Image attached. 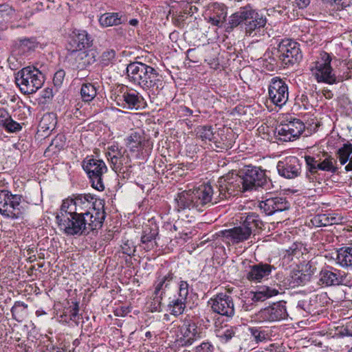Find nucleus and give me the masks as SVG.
I'll list each match as a JSON object with an SVG mask.
<instances>
[{
	"mask_svg": "<svg viewBox=\"0 0 352 352\" xmlns=\"http://www.w3.org/2000/svg\"><path fill=\"white\" fill-rule=\"evenodd\" d=\"M274 265L268 263H259L249 266L245 274L248 280L254 283H261L268 280L273 270H275Z\"/></svg>",
	"mask_w": 352,
	"mask_h": 352,
	"instance_id": "nucleus-21",
	"label": "nucleus"
},
{
	"mask_svg": "<svg viewBox=\"0 0 352 352\" xmlns=\"http://www.w3.org/2000/svg\"><path fill=\"white\" fill-rule=\"evenodd\" d=\"M59 229L65 234L69 236L82 235L85 232L99 229L89 226L88 219L63 210L60 207L56 216Z\"/></svg>",
	"mask_w": 352,
	"mask_h": 352,
	"instance_id": "nucleus-5",
	"label": "nucleus"
},
{
	"mask_svg": "<svg viewBox=\"0 0 352 352\" xmlns=\"http://www.w3.org/2000/svg\"><path fill=\"white\" fill-rule=\"evenodd\" d=\"M126 152V150H122L116 144L108 147L106 155L111 168L116 173H124L131 168V157Z\"/></svg>",
	"mask_w": 352,
	"mask_h": 352,
	"instance_id": "nucleus-10",
	"label": "nucleus"
},
{
	"mask_svg": "<svg viewBox=\"0 0 352 352\" xmlns=\"http://www.w3.org/2000/svg\"><path fill=\"white\" fill-rule=\"evenodd\" d=\"M104 206V201L101 199L96 200L89 195H80L74 199L63 200L60 207L88 219V224L91 228H100L105 219Z\"/></svg>",
	"mask_w": 352,
	"mask_h": 352,
	"instance_id": "nucleus-1",
	"label": "nucleus"
},
{
	"mask_svg": "<svg viewBox=\"0 0 352 352\" xmlns=\"http://www.w3.org/2000/svg\"><path fill=\"white\" fill-rule=\"evenodd\" d=\"M279 58L285 65H294L302 58L299 44L292 40H283L278 45Z\"/></svg>",
	"mask_w": 352,
	"mask_h": 352,
	"instance_id": "nucleus-15",
	"label": "nucleus"
},
{
	"mask_svg": "<svg viewBox=\"0 0 352 352\" xmlns=\"http://www.w3.org/2000/svg\"><path fill=\"white\" fill-rule=\"evenodd\" d=\"M331 56L322 52L320 54L319 58L312 63L311 74L318 82L333 85L348 78V77L344 78L343 76H336L331 66Z\"/></svg>",
	"mask_w": 352,
	"mask_h": 352,
	"instance_id": "nucleus-6",
	"label": "nucleus"
},
{
	"mask_svg": "<svg viewBox=\"0 0 352 352\" xmlns=\"http://www.w3.org/2000/svg\"><path fill=\"white\" fill-rule=\"evenodd\" d=\"M303 250H305V248L302 243H294L287 250H286L285 257H287L289 260H292L293 257L298 258L303 254Z\"/></svg>",
	"mask_w": 352,
	"mask_h": 352,
	"instance_id": "nucleus-43",
	"label": "nucleus"
},
{
	"mask_svg": "<svg viewBox=\"0 0 352 352\" xmlns=\"http://www.w3.org/2000/svg\"><path fill=\"white\" fill-rule=\"evenodd\" d=\"M124 108L138 109L142 104V97L135 91H124L121 96Z\"/></svg>",
	"mask_w": 352,
	"mask_h": 352,
	"instance_id": "nucleus-30",
	"label": "nucleus"
},
{
	"mask_svg": "<svg viewBox=\"0 0 352 352\" xmlns=\"http://www.w3.org/2000/svg\"><path fill=\"white\" fill-rule=\"evenodd\" d=\"M22 197L7 190H0V214L6 218L16 219L23 213Z\"/></svg>",
	"mask_w": 352,
	"mask_h": 352,
	"instance_id": "nucleus-9",
	"label": "nucleus"
},
{
	"mask_svg": "<svg viewBox=\"0 0 352 352\" xmlns=\"http://www.w3.org/2000/svg\"><path fill=\"white\" fill-rule=\"evenodd\" d=\"M278 294V289L264 285L258 287L255 292H250L248 298L253 302H263L270 298L276 296Z\"/></svg>",
	"mask_w": 352,
	"mask_h": 352,
	"instance_id": "nucleus-29",
	"label": "nucleus"
},
{
	"mask_svg": "<svg viewBox=\"0 0 352 352\" xmlns=\"http://www.w3.org/2000/svg\"><path fill=\"white\" fill-rule=\"evenodd\" d=\"M10 113L3 108H0V124L3 125L10 118Z\"/></svg>",
	"mask_w": 352,
	"mask_h": 352,
	"instance_id": "nucleus-57",
	"label": "nucleus"
},
{
	"mask_svg": "<svg viewBox=\"0 0 352 352\" xmlns=\"http://www.w3.org/2000/svg\"><path fill=\"white\" fill-rule=\"evenodd\" d=\"M226 12L222 10L221 13L210 16L208 19V22L210 23L212 25L221 27L226 21Z\"/></svg>",
	"mask_w": 352,
	"mask_h": 352,
	"instance_id": "nucleus-47",
	"label": "nucleus"
},
{
	"mask_svg": "<svg viewBox=\"0 0 352 352\" xmlns=\"http://www.w3.org/2000/svg\"><path fill=\"white\" fill-rule=\"evenodd\" d=\"M305 130L304 123L299 119H292L280 123L276 128V136L283 142L293 141L298 138Z\"/></svg>",
	"mask_w": 352,
	"mask_h": 352,
	"instance_id": "nucleus-13",
	"label": "nucleus"
},
{
	"mask_svg": "<svg viewBox=\"0 0 352 352\" xmlns=\"http://www.w3.org/2000/svg\"><path fill=\"white\" fill-rule=\"evenodd\" d=\"M73 305L72 307H70L67 310L69 313V319L71 320H73L76 322H77V320L78 319V311H79V307H78V303L75 302H72Z\"/></svg>",
	"mask_w": 352,
	"mask_h": 352,
	"instance_id": "nucleus-51",
	"label": "nucleus"
},
{
	"mask_svg": "<svg viewBox=\"0 0 352 352\" xmlns=\"http://www.w3.org/2000/svg\"><path fill=\"white\" fill-rule=\"evenodd\" d=\"M278 174L286 179H294L300 173L301 166L299 160L295 156H289L277 164Z\"/></svg>",
	"mask_w": 352,
	"mask_h": 352,
	"instance_id": "nucleus-22",
	"label": "nucleus"
},
{
	"mask_svg": "<svg viewBox=\"0 0 352 352\" xmlns=\"http://www.w3.org/2000/svg\"><path fill=\"white\" fill-rule=\"evenodd\" d=\"M65 72L63 69L58 70L54 75L53 82L55 86L60 87L64 80Z\"/></svg>",
	"mask_w": 352,
	"mask_h": 352,
	"instance_id": "nucleus-53",
	"label": "nucleus"
},
{
	"mask_svg": "<svg viewBox=\"0 0 352 352\" xmlns=\"http://www.w3.org/2000/svg\"><path fill=\"white\" fill-rule=\"evenodd\" d=\"M2 126H3L7 131L11 133L16 132L21 129L20 124L12 120L11 116H10V118H8V121L5 122V124Z\"/></svg>",
	"mask_w": 352,
	"mask_h": 352,
	"instance_id": "nucleus-49",
	"label": "nucleus"
},
{
	"mask_svg": "<svg viewBox=\"0 0 352 352\" xmlns=\"http://www.w3.org/2000/svg\"><path fill=\"white\" fill-rule=\"evenodd\" d=\"M219 200V198L214 197L213 188L208 184H202L192 190L183 191L176 199L179 208L195 209L199 212L217 204Z\"/></svg>",
	"mask_w": 352,
	"mask_h": 352,
	"instance_id": "nucleus-2",
	"label": "nucleus"
},
{
	"mask_svg": "<svg viewBox=\"0 0 352 352\" xmlns=\"http://www.w3.org/2000/svg\"><path fill=\"white\" fill-rule=\"evenodd\" d=\"M124 145L126 151L134 155L135 158L140 159L143 151L148 143L142 130L131 131L124 138Z\"/></svg>",
	"mask_w": 352,
	"mask_h": 352,
	"instance_id": "nucleus-18",
	"label": "nucleus"
},
{
	"mask_svg": "<svg viewBox=\"0 0 352 352\" xmlns=\"http://www.w3.org/2000/svg\"><path fill=\"white\" fill-rule=\"evenodd\" d=\"M122 252L128 256L133 255L135 248L132 241L126 239L122 241L121 245Z\"/></svg>",
	"mask_w": 352,
	"mask_h": 352,
	"instance_id": "nucleus-48",
	"label": "nucleus"
},
{
	"mask_svg": "<svg viewBox=\"0 0 352 352\" xmlns=\"http://www.w3.org/2000/svg\"><path fill=\"white\" fill-rule=\"evenodd\" d=\"M316 267L313 265L311 262H308L305 265H303L301 271H303L305 274H309V278L311 279L312 275L314 274L316 271Z\"/></svg>",
	"mask_w": 352,
	"mask_h": 352,
	"instance_id": "nucleus-56",
	"label": "nucleus"
},
{
	"mask_svg": "<svg viewBox=\"0 0 352 352\" xmlns=\"http://www.w3.org/2000/svg\"><path fill=\"white\" fill-rule=\"evenodd\" d=\"M240 173L245 192L263 187L267 183L265 172L259 167L247 166L241 170Z\"/></svg>",
	"mask_w": 352,
	"mask_h": 352,
	"instance_id": "nucleus-11",
	"label": "nucleus"
},
{
	"mask_svg": "<svg viewBox=\"0 0 352 352\" xmlns=\"http://www.w3.org/2000/svg\"><path fill=\"white\" fill-rule=\"evenodd\" d=\"M214 346L209 342H204L195 348V352H213Z\"/></svg>",
	"mask_w": 352,
	"mask_h": 352,
	"instance_id": "nucleus-55",
	"label": "nucleus"
},
{
	"mask_svg": "<svg viewBox=\"0 0 352 352\" xmlns=\"http://www.w3.org/2000/svg\"><path fill=\"white\" fill-rule=\"evenodd\" d=\"M115 56L114 50H111L104 52L102 55V63L105 65H109L115 58Z\"/></svg>",
	"mask_w": 352,
	"mask_h": 352,
	"instance_id": "nucleus-52",
	"label": "nucleus"
},
{
	"mask_svg": "<svg viewBox=\"0 0 352 352\" xmlns=\"http://www.w3.org/2000/svg\"><path fill=\"white\" fill-rule=\"evenodd\" d=\"M129 24L133 26H136L138 24V21L135 19H131L129 21Z\"/></svg>",
	"mask_w": 352,
	"mask_h": 352,
	"instance_id": "nucleus-64",
	"label": "nucleus"
},
{
	"mask_svg": "<svg viewBox=\"0 0 352 352\" xmlns=\"http://www.w3.org/2000/svg\"><path fill=\"white\" fill-rule=\"evenodd\" d=\"M352 153V144L350 143L344 144L336 152L337 157L341 164H345L349 160V156Z\"/></svg>",
	"mask_w": 352,
	"mask_h": 352,
	"instance_id": "nucleus-42",
	"label": "nucleus"
},
{
	"mask_svg": "<svg viewBox=\"0 0 352 352\" xmlns=\"http://www.w3.org/2000/svg\"><path fill=\"white\" fill-rule=\"evenodd\" d=\"M311 223L316 227H322L337 223V221L334 217L330 219L327 214H322L315 216L311 219Z\"/></svg>",
	"mask_w": 352,
	"mask_h": 352,
	"instance_id": "nucleus-44",
	"label": "nucleus"
},
{
	"mask_svg": "<svg viewBox=\"0 0 352 352\" xmlns=\"http://www.w3.org/2000/svg\"><path fill=\"white\" fill-rule=\"evenodd\" d=\"M261 210L267 214L271 215L276 212L287 210L289 208L290 204L285 197H270L259 202Z\"/></svg>",
	"mask_w": 352,
	"mask_h": 352,
	"instance_id": "nucleus-24",
	"label": "nucleus"
},
{
	"mask_svg": "<svg viewBox=\"0 0 352 352\" xmlns=\"http://www.w3.org/2000/svg\"><path fill=\"white\" fill-rule=\"evenodd\" d=\"M219 199H226L229 198L235 191L245 192L243 190V184L241 173L229 174L221 177L218 181Z\"/></svg>",
	"mask_w": 352,
	"mask_h": 352,
	"instance_id": "nucleus-14",
	"label": "nucleus"
},
{
	"mask_svg": "<svg viewBox=\"0 0 352 352\" xmlns=\"http://www.w3.org/2000/svg\"><path fill=\"white\" fill-rule=\"evenodd\" d=\"M69 60L74 69L83 70L95 63V52L91 50L69 52Z\"/></svg>",
	"mask_w": 352,
	"mask_h": 352,
	"instance_id": "nucleus-23",
	"label": "nucleus"
},
{
	"mask_svg": "<svg viewBox=\"0 0 352 352\" xmlns=\"http://www.w3.org/2000/svg\"><path fill=\"white\" fill-rule=\"evenodd\" d=\"M235 328L231 326L221 327L216 329V336L223 342L230 340L235 335Z\"/></svg>",
	"mask_w": 352,
	"mask_h": 352,
	"instance_id": "nucleus-38",
	"label": "nucleus"
},
{
	"mask_svg": "<svg viewBox=\"0 0 352 352\" xmlns=\"http://www.w3.org/2000/svg\"><path fill=\"white\" fill-rule=\"evenodd\" d=\"M175 336V344L178 347L189 346L201 337L197 324L189 321L178 326Z\"/></svg>",
	"mask_w": 352,
	"mask_h": 352,
	"instance_id": "nucleus-12",
	"label": "nucleus"
},
{
	"mask_svg": "<svg viewBox=\"0 0 352 352\" xmlns=\"http://www.w3.org/2000/svg\"><path fill=\"white\" fill-rule=\"evenodd\" d=\"M164 87V82L162 75L153 67L148 65V69L144 74V78L141 84L143 89L153 92H158Z\"/></svg>",
	"mask_w": 352,
	"mask_h": 352,
	"instance_id": "nucleus-26",
	"label": "nucleus"
},
{
	"mask_svg": "<svg viewBox=\"0 0 352 352\" xmlns=\"http://www.w3.org/2000/svg\"><path fill=\"white\" fill-rule=\"evenodd\" d=\"M157 235V230L148 228L144 230L141 237V242L144 245V249L150 250L155 246V239Z\"/></svg>",
	"mask_w": 352,
	"mask_h": 352,
	"instance_id": "nucleus-36",
	"label": "nucleus"
},
{
	"mask_svg": "<svg viewBox=\"0 0 352 352\" xmlns=\"http://www.w3.org/2000/svg\"><path fill=\"white\" fill-rule=\"evenodd\" d=\"M147 69V65L140 62H133L127 65L126 73L131 81L141 87Z\"/></svg>",
	"mask_w": 352,
	"mask_h": 352,
	"instance_id": "nucleus-27",
	"label": "nucleus"
},
{
	"mask_svg": "<svg viewBox=\"0 0 352 352\" xmlns=\"http://www.w3.org/2000/svg\"><path fill=\"white\" fill-rule=\"evenodd\" d=\"M186 300L181 298H177L169 302L168 307L170 314L174 316H179L182 314L186 308Z\"/></svg>",
	"mask_w": 352,
	"mask_h": 352,
	"instance_id": "nucleus-39",
	"label": "nucleus"
},
{
	"mask_svg": "<svg viewBox=\"0 0 352 352\" xmlns=\"http://www.w3.org/2000/svg\"><path fill=\"white\" fill-rule=\"evenodd\" d=\"M98 21L102 27L107 28L122 24L124 21V19L118 12H107L102 14Z\"/></svg>",
	"mask_w": 352,
	"mask_h": 352,
	"instance_id": "nucleus-31",
	"label": "nucleus"
},
{
	"mask_svg": "<svg viewBox=\"0 0 352 352\" xmlns=\"http://www.w3.org/2000/svg\"><path fill=\"white\" fill-rule=\"evenodd\" d=\"M38 45V43L33 38H24L20 41V47L23 52L32 50Z\"/></svg>",
	"mask_w": 352,
	"mask_h": 352,
	"instance_id": "nucleus-46",
	"label": "nucleus"
},
{
	"mask_svg": "<svg viewBox=\"0 0 352 352\" xmlns=\"http://www.w3.org/2000/svg\"><path fill=\"white\" fill-rule=\"evenodd\" d=\"M84 170L87 174L91 186L98 190L104 189L103 175L107 171V167L103 160L88 156L82 162Z\"/></svg>",
	"mask_w": 352,
	"mask_h": 352,
	"instance_id": "nucleus-8",
	"label": "nucleus"
},
{
	"mask_svg": "<svg viewBox=\"0 0 352 352\" xmlns=\"http://www.w3.org/2000/svg\"><path fill=\"white\" fill-rule=\"evenodd\" d=\"M322 94L327 99L331 98L333 97V94L331 92V91H330L329 89H324L322 91Z\"/></svg>",
	"mask_w": 352,
	"mask_h": 352,
	"instance_id": "nucleus-62",
	"label": "nucleus"
},
{
	"mask_svg": "<svg viewBox=\"0 0 352 352\" xmlns=\"http://www.w3.org/2000/svg\"><path fill=\"white\" fill-rule=\"evenodd\" d=\"M263 222L259 216L254 212L248 214L242 224L230 229L221 230L218 235L228 244H238L250 239L253 230L261 228Z\"/></svg>",
	"mask_w": 352,
	"mask_h": 352,
	"instance_id": "nucleus-4",
	"label": "nucleus"
},
{
	"mask_svg": "<svg viewBox=\"0 0 352 352\" xmlns=\"http://www.w3.org/2000/svg\"><path fill=\"white\" fill-rule=\"evenodd\" d=\"M249 331L252 340L256 344L267 342L270 340L272 336V331L268 329L252 327L249 328Z\"/></svg>",
	"mask_w": 352,
	"mask_h": 352,
	"instance_id": "nucleus-33",
	"label": "nucleus"
},
{
	"mask_svg": "<svg viewBox=\"0 0 352 352\" xmlns=\"http://www.w3.org/2000/svg\"><path fill=\"white\" fill-rule=\"evenodd\" d=\"M305 160L307 164V170L311 173H316L319 170V159L317 160L316 157L312 156L306 155L305 156Z\"/></svg>",
	"mask_w": 352,
	"mask_h": 352,
	"instance_id": "nucleus-45",
	"label": "nucleus"
},
{
	"mask_svg": "<svg viewBox=\"0 0 352 352\" xmlns=\"http://www.w3.org/2000/svg\"><path fill=\"white\" fill-rule=\"evenodd\" d=\"M189 285L186 281L182 280L179 283V298L187 299Z\"/></svg>",
	"mask_w": 352,
	"mask_h": 352,
	"instance_id": "nucleus-54",
	"label": "nucleus"
},
{
	"mask_svg": "<svg viewBox=\"0 0 352 352\" xmlns=\"http://www.w3.org/2000/svg\"><path fill=\"white\" fill-rule=\"evenodd\" d=\"M187 237H188L187 232H185L184 231L179 232V236H178L179 239H182L184 241H185L186 240Z\"/></svg>",
	"mask_w": 352,
	"mask_h": 352,
	"instance_id": "nucleus-63",
	"label": "nucleus"
},
{
	"mask_svg": "<svg viewBox=\"0 0 352 352\" xmlns=\"http://www.w3.org/2000/svg\"><path fill=\"white\" fill-rule=\"evenodd\" d=\"M286 302L279 301L261 309L256 314L259 322H276L287 318Z\"/></svg>",
	"mask_w": 352,
	"mask_h": 352,
	"instance_id": "nucleus-16",
	"label": "nucleus"
},
{
	"mask_svg": "<svg viewBox=\"0 0 352 352\" xmlns=\"http://www.w3.org/2000/svg\"><path fill=\"white\" fill-rule=\"evenodd\" d=\"M197 136L206 143L212 142L217 148H223V146L220 145V142H217L215 133L213 132L211 126H202L198 127L197 129Z\"/></svg>",
	"mask_w": 352,
	"mask_h": 352,
	"instance_id": "nucleus-32",
	"label": "nucleus"
},
{
	"mask_svg": "<svg viewBox=\"0 0 352 352\" xmlns=\"http://www.w3.org/2000/svg\"><path fill=\"white\" fill-rule=\"evenodd\" d=\"M15 82L22 93L32 94L42 87L44 77L38 69L27 67L16 73Z\"/></svg>",
	"mask_w": 352,
	"mask_h": 352,
	"instance_id": "nucleus-7",
	"label": "nucleus"
},
{
	"mask_svg": "<svg viewBox=\"0 0 352 352\" xmlns=\"http://www.w3.org/2000/svg\"><path fill=\"white\" fill-rule=\"evenodd\" d=\"M175 274L169 271L166 274H159L153 284V309L155 311L160 310L162 300L166 293V289L169 287L170 283L175 278Z\"/></svg>",
	"mask_w": 352,
	"mask_h": 352,
	"instance_id": "nucleus-20",
	"label": "nucleus"
},
{
	"mask_svg": "<svg viewBox=\"0 0 352 352\" xmlns=\"http://www.w3.org/2000/svg\"><path fill=\"white\" fill-rule=\"evenodd\" d=\"M266 23L267 19L265 16L247 6L241 8L239 11L229 16L226 31L230 32L239 25H243L245 35L251 36L254 32L264 28Z\"/></svg>",
	"mask_w": 352,
	"mask_h": 352,
	"instance_id": "nucleus-3",
	"label": "nucleus"
},
{
	"mask_svg": "<svg viewBox=\"0 0 352 352\" xmlns=\"http://www.w3.org/2000/svg\"><path fill=\"white\" fill-rule=\"evenodd\" d=\"M92 38L85 30H76L73 31L68 43L69 52L85 50L92 45Z\"/></svg>",
	"mask_w": 352,
	"mask_h": 352,
	"instance_id": "nucleus-25",
	"label": "nucleus"
},
{
	"mask_svg": "<svg viewBox=\"0 0 352 352\" xmlns=\"http://www.w3.org/2000/svg\"><path fill=\"white\" fill-rule=\"evenodd\" d=\"M56 124L57 120L54 113H45L39 122V130L45 133L52 131L55 129Z\"/></svg>",
	"mask_w": 352,
	"mask_h": 352,
	"instance_id": "nucleus-35",
	"label": "nucleus"
},
{
	"mask_svg": "<svg viewBox=\"0 0 352 352\" xmlns=\"http://www.w3.org/2000/svg\"><path fill=\"white\" fill-rule=\"evenodd\" d=\"M333 1L342 9L352 5V0H333Z\"/></svg>",
	"mask_w": 352,
	"mask_h": 352,
	"instance_id": "nucleus-58",
	"label": "nucleus"
},
{
	"mask_svg": "<svg viewBox=\"0 0 352 352\" xmlns=\"http://www.w3.org/2000/svg\"><path fill=\"white\" fill-rule=\"evenodd\" d=\"M290 277V283L293 285V287L305 285L310 280L309 274H305V273L301 270H293Z\"/></svg>",
	"mask_w": 352,
	"mask_h": 352,
	"instance_id": "nucleus-41",
	"label": "nucleus"
},
{
	"mask_svg": "<svg viewBox=\"0 0 352 352\" xmlns=\"http://www.w3.org/2000/svg\"><path fill=\"white\" fill-rule=\"evenodd\" d=\"M96 87L91 83H85L80 89V95L84 102L91 101L96 96Z\"/></svg>",
	"mask_w": 352,
	"mask_h": 352,
	"instance_id": "nucleus-40",
	"label": "nucleus"
},
{
	"mask_svg": "<svg viewBox=\"0 0 352 352\" xmlns=\"http://www.w3.org/2000/svg\"><path fill=\"white\" fill-rule=\"evenodd\" d=\"M342 280V276L338 270L324 268L319 274V284L321 285H338Z\"/></svg>",
	"mask_w": 352,
	"mask_h": 352,
	"instance_id": "nucleus-28",
	"label": "nucleus"
},
{
	"mask_svg": "<svg viewBox=\"0 0 352 352\" xmlns=\"http://www.w3.org/2000/svg\"><path fill=\"white\" fill-rule=\"evenodd\" d=\"M14 12L13 8L8 4H0V16L3 20H8Z\"/></svg>",
	"mask_w": 352,
	"mask_h": 352,
	"instance_id": "nucleus-50",
	"label": "nucleus"
},
{
	"mask_svg": "<svg viewBox=\"0 0 352 352\" xmlns=\"http://www.w3.org/2000/svg\"><path fill=\"white\" fill-rule=\"evenodd\" d=\"M129 312L127 308L117 309L116 311V315L118 316H124Z\"/></svg>",
	"mask_w": 352,
	"mask_h": 352,
	"instance_id": "nucleus-60",
	"label": "nucleus"
},
{
	"mask_svg": "<svg viewBox=\"0 0 352 352\" xmlns=\"http://www.w3.org/2000/svg\"><path fill=\"white\" fill-rule=\"evenodd\" d=\"M296 1L298 7L301 9L306 8L310 3V0H296Z\"/></svg>",
	"mask_w": 352,
	"mask_h": 352,
	"instance_id": "nucleus-59",
	"label": "nucleus"
},
{
	"mask_svg": "<svg viewBox=\"0 0 352 352\" xmlns=\"http://www.w3.org/2000/svg\"><path fill=\"white\" fill-rule=\"evenodd\" d=\"M269 98L278 107L283 106L288 100V87L285 82L279 77L271 80L268 87Z\"/></svg>",
	"mask_w": 352,
	"mask_h": 352,
	"instance_id": "nucleus-17",
	"label": "nucleus"
},
{
	"mask_svg": "<svg viewBox=\"0 0 352 352\" xmlns=\"http://www.w3.org/2000/svg\"><path fill=\"white\" fill-rule=\"evenodd\" d=\"M213 312L232 318L234 315V305L232 298L226 294L219 293L208 301Z\"/></svg>",
	"mask_w": 352,
	"mask_h": 352,
	"instance_id": "nucleus-19",
	"label": "nucleus"
},
{
	"mask_svg": "<svg viewBox=\"0 0 352 352\" xmlns=\"http://www.w3.org/2000/svg\"><path fill=\"white\" fill-rule=\"evenodd\" d=\"M43 352H65L63 349L58 347H47Z\"/></svg>",
	"mask_w": 352,
	"mask_h": 352,
	"instance_id": "nucleus-61",
	"label": "nucleus"
},
{
	"mask_svg": "<svg viewBox=\"0 0 352 352\" xmlns=\"http://www.w3.org/2000/svg\"><path fill=\"white\" fill-rule=\"evenodd\" d=\"M324 159H319V170L322 171L330 172L331 173H337L338 167L337 166V160L331 155L327 153L323 154Z\"/></svg>",
	"mask_w": 352,
	"mask_h": 352,
	"instance_id": "nucleus-34",
	"label": "nucleus"
},
{
	"mask_svg": "<svg viewBox=\"0 0 352 352\" xmlns=\"http://www.w3.org/2000/svg\"><path fill=\"white\" fill-rule=\"evenodd\" d=\"M337 260L342 267L352 266V245L340 249L338 252Z\"/></svg>",
	"mask_w": 352,
	"mask_h": 352,
	"instance_id": "nucleus-37",
	"label": "nucleus"
}]
</instances>
